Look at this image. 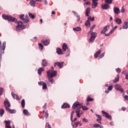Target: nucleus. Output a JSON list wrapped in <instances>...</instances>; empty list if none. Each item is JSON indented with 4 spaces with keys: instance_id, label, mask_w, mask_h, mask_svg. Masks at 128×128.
<instances>
[{
    "instance_id": "19",
    "label": "nucleus",
    "mask_w": 128,
    "mask_h": 128,
    "mask_svg": "<svg viewBox=\"0 0 128 128\" xmlns=\"http://www.w3.org/2000/svg\"><path fill=\"white\" fill-rule=\"evenodd\" d=\"M70 108V104H68V103H64L63 105H62L61 108Z\"/></svg>"
},
{
    "instance_id": "20",
    "label": "nucleus",
    "mask_w": 128,
    "mask_h": 128,
    "mask_svg": "<svg viewBox=\"0 0 128 128\" xmlns=\"http://www.w3.org/2000/svg\"><path fill=\"white\" fill-rule=\"evenodd\" d=\"M42 65L44 67H46V66H48V60H46V59H43L42 60Z\"/></svg>"
},
{
    "instance_id": "33",
    "label": "nucleus",
    "mask_w": 128,
    "mask_h": 128,
    "mask_svg": "<svg viewBox=\"0 0 128 128\" xmlns=\"http://www.w3.org/2000/svg\"><path fill=\"white\" fill-rule=\"evenodd\" d=\"M120 78V76L118 74L115 78L114 80H113V82L114 83H116L118 82Z\"/></svg>"
},
{
    "instance_id": "26",
    "label": "nucleus",
    "mask_w": 128,
    "mask_h": 128,
    "mask_svg": "<svg viewBox=\"0 0 128 128\" xmlns=\"http://www.w3.org/2000/svg\"><path fill=\"white\" fill-rule=\"evenodd\" d=\"M101 53V50H99L98 51L96 52V53L94 54V56L95 58H98V56Z\"/></svg>"
},
{
    "instance_id": "12",
    "label": "nucleus",
    "mask_w": 128,
    "mask_h": 128,
    "mask_svg": "<svg viewBox=\"0 0 128 128\" xmlns=\"http://www.w3.org/2000/svg\"><path fill=\"white\" fill-rule=\"evenodd\" d=\"M109 8H110V5L107 3L102 5V8L104 10H107Z\"/></svg>"
},
{
    "instance_id": "6",
    "label": "nucleus",
    "mask_w": 128,
    "mask_h": 128,
    "mask_svg": "<svg viewBox=\"0 0 128 128\" xmlns=\"http://www.w3.org/2000/svg\"><path fill=\"white\" fill-rule=\"evenodd\" d=\"M115 88L116 90L120 91L121 93H124V90L122 88V86L119 84H116L115 85Z\"/></svg>"
},
{
    "instance_id": "44",
    "label": "nucleus",
    "mask_w": 128,
    "mask_h": 128,
    "mask_svg": "<svg viewBox=\"0 0 128 128\" xmlns=\"http://www.w3.org/2000/svg\"><path fill=\"white\" fill-rule=\"evenodd\" d=\"M80 124V121H78V122H75L74 123V126L75 128H78V124Z\"/></svg>"
},
{
    "instance_id": "2",
    "label": "nucleus",
    "mask_w": 128,
    "mask_h": 128,
    "mask_svg": "<svg viewBox=\"0 0 128 128\" xmlns=\"http://www.w3.org/2000/svg\"><path fill=\"white\" fill-rule=\"evenodd\" d=\"M73 109L76 110V115L78 118H80V108H82V105L80 102H75L73 106H72Z\"/></svg>"
},
{
    "instance_id": "8",
    "label": "nucleus",
    "mask_w": 128,
    "mask_h": 128,
    "mask_svg": "<svg viewBox=\"0 0 128 128\" xmlns=\"http://www.w3.org/2000/svg\"><path fill=\"white\" fill-rule=\"evenodd\" d=\"M4 105L6 108H6H10L11 106V104L10 103L8 100L6 98L4 102Z\"/></svg>"
},
{
    "instance_id": "34",
    "label": "nucleus",
    "mask_w": 128,
    "mask_h": 128,
    "mask_svg": "<svg viewBox=\"0 0 128 128\" xmlns=\"http://www.w3.org/2000/svg\"><path fill=\"white\" fill-rule=\"evenodd\" d=\"M112 88H113L112 86H108V90H106V91H105V92H106V94H108L109 91L112 90Z\"/></svg>"
},
{
    "instance_id": "54",
    "label": "nucleus",
    "mask_w": 128,
    "mask_h": 128,
    "mask_svg": "<svg viewBox=\"0 0 128 128\" xmlns=\"http://www.w3.org/2000/svg\"><path fill=\"white\" fill-rule=\"evenodd\" d=\"M104 54H105V52H104V53L102 54L100 56V58H103L104 56Z\"/></svg>"
},
{
    "instance_id": "59",
    "label": "nucleus",
    "mask_w": 128,
    "mask_h": 128,
    "mask_svg": "<svg viewBox=\"0 0 128 128\" xmlns=\"http://www.w3.org/2000/svg\"><path fill=\"white\" fill-rule=\"evenodd\" d=\"M48 117V112H45V118H46Z\"/></svg>"
},
{
    "instance_id": "55",
    "label": "nucleus",
    "mask_w": 128,
    "mask_h": 128,
    "mask_svg": "<svg viewBox=\"0 0 128 128\" xmlns=\"http://www.w3.org/2000/svg\"><path fill=\"white\" fill-rule=\"evenodd\" d=\"M120 12L122 13H124V6L122 7V10H120Z\"/></svg>"
},
{
    "instance_id": "32",
    "label": "nucleus",
    "mask_w": 128,
    "mask_h": 128,
    "mask_svg": "<svg viewBox=\"0 0 128 128\" xmlns=\"http://www.w3.org/2000/svg\"><path fill=\"white\" fill-rule=\"evenodd\" d=\"M28 16L32 19H35L36 17L35 14H32V13H30V12L28 13Z\"/></svg>"
},
{
    "instance_id": "42",
    "label": "nucleus",
    "mask_w": 128,
    "mask_h": 128,
    "mask_svg": "<svg viewBox=\"0 0 128 128\" xmlns=\"http://www.w3.org/2000/svg\"><path fill=\"white\" fill-rule=\"evenodd\" d=\"M94 40H95L94 38H92V37L90 36V38L88 40V42L92 43Z\"/></svg>"
},
{
    "instance_id": "60",
    "label": "nucleus",
    "mask_w": 128,
    "mask_h": 128,
    "mask_svg": "<svg viewBox=\"0 0 128 128\" xmlns=\"http://www.w3.org/2000/svg\"><path fill=\"white\" fill-rule=\"evenodd\" d=\"M43 108L46 110V103H45L44 106H43Z\"/></svg>"
},
{
    "instance_id": "27",
    "label": "nucleus",
    "mask_w": 128,
    "mask_h": 128,
    "mask_svg": "<svg viewBox=\"0 0 128 128\" xmlns=\"http://www.w3.org/2000/svg\"><path fill=\"white\" fill-rule=\"evenodd\" d=\"M42 42L43 44L45 46H46L48 44H50V40H45L42 41Z\"/></svg>"
},
{
    "instance_id": "40",
    "label": "nucleus",
    "mask_w": 128,
    "mask_h": 128,
    "mask_svg": "<svg viewBox=\"0 0 128 128\" xmlns=\"http://www.w3.org/2000/svg\"><path fill=\"white\" fill-rule=\"evenodd\" d=\"M38 46L40 50H44V45L42 43H39Z\"/></svg>"
},
{
    "instance_id": "35",
    "label": "nucleus",
    "mask_w": 128,
    "mask_h": 128,
    "mask_svg": "<svg viewBox=\"0 0 128 128\" xmlns=\"http://www.w3.org/2000/svg\"><path fill=\"white\" fill-rule=\"evenodd\" d=\"M23 114H25L26 116H30V115L28 111V110H26V109H24V110H23Z\"/></svg>"
},
{
    "instance_id": "15",
    "label": "nucleus",
    "mask_w": 128,
    "mask_h": 128,
    "mask_svg": "<svg viewBox=\"0 0 128 128\" xmlns=\"http://www.w3.org/2000/svg\"><path fill=\"white\" fill-rule=\"evenodd\" d=\"M62 48L63 52H66V50H68V46L66 44L64 43L62 46Z\"/></svg>"
},
{
    "instance_id": "24",
    "label": "nucleus",
    "mask_w": 128,
    "mask_h": 128,
    "mask_svg": "<svg viewBox=\"0 0 128 128\" xmlns=\"http://www.w3.org/2000/svg\"><path fill=\"white\" fill-rule=\"evenodd\" d=\"M115 22L118 24H120L122 23V20L120 18H116L115 20Z\"/></svg>"
},
{
    "instance_id": "31",
    "label": "nucleus",
    "mask_w": 128,
    "mask_h": 128,
    "mask_svg": "<svg viewBox=\"0 0 128 128\" xmlns=\"http://www.w3.org/2000/svg\"><path fill=\"white\" fill-rule=\"evenodd\" d=\"M90 9L89 8H86V16H89L88 14L90 13Z\"/></svg>"
},
{
    "instance_id": "16",
    "label": "nucleus",
    "mask_w": 128,
    "mask_h": 128,
    "mask_svg": "<svg viewBox=\"0 0 128 128\" xmlns=\"http://www.w3.org/2000/svg\"><path fill=\"white\" fill-rule=\"evenodd\" d=\"M11 94L14 99H16L17 100H18L20 99V98L18 97V95L16 94L14 92H11Z\"/></svg>"
},
{
    "instance_id": "56",
    "label": "nucleus",
    "mask_w": 128,
    "mask_h": 128,
    "mask_svg": "<svg viewBox=\"0 0 128 128\" xmlns=\"http://www.w3.org/2000/svg\"><path fill=\"white\" fill-rule=\"evenodd\" d=\"M82 122H88V120L86 119V118H84L82 119Z\"/></svg>"
},
{
    "instance_id": "25",
    "label": "nucleus",
    "mask_w": 128,
    "mask_h": 128,
    "mask_svg": "<svg viewBox=\"0 0 128 128\" xmlns=\"http://www.w3.org/2000/svg\"><path fill=\"white\" fill-rule=\"evenodd\" d=\"M6 110L10 114H15L16 111L14 110L10 109V108H6Z\"/></svg>"
},
{
    "instance_id": "30",
    "label": "nucleus",
    "mask_w": 128,
    "mask_h": 128,
    "mask_svg": "<svg viewBox=\"0 0 128 128\" xmlns=\"http://www.w3.org/2000/svg\"><path fill=\"white\" fill-rule=\"evenodd\" d=\"M73 30L74 32H80V31L82 30V28H80V26H78L76 28H74Z\"/></svg>"
},
{
    "instance_id": "41",
    "label": "nucleus",
    "mask_w": 128,
    "mask_h": 128,
    "mask_svg": "<svg viewBox=\"0 0 128 128\" xmlns=\"http://www.w3.org/2000/svg\"><path fill=\"white\" fill-rule=\"evenodd\" d=\"M47 88H48V85L46 84V82H44L42 85V89L46 90Z\"/></svg>"
},
{
    "instance_id": "51",
    "label": "nucleus",
    "mask_w": 128,
    "mask_h": 128,
    "mask_svg": "<svg viewBox=\"0 0 128 128\" xmlns=\"http://www.w3.org/2000/svg\"><path fill=\"white\" fill-rule=\"evenodd\" d=\"M24 14H21V15H20V18L22 20H24Z\"/></svg>"
},
{
    "instance_id": "48",
    "label": "nucleus",
    "mask_w": 128,
    "mask_h": 128,
    "mask_svg": "<svg viewBox=\"0 0 128 128\" xmlns=\"http://www.w3.org/2000/svg\"><path fill=\"white\" fill-rule=\"evenodd\" d=\"M95 27H96V25L95 24L92 25V28H90V32H92L93 30L95 28Z\"/></svg>"
},
{
    "instance_id": "37",
    "label": "nucleus",
    "mask_w": 128,
    "mask_h": 128,
    "mask_svg": "<svg viewBox=\"0 0 128 128\" xmlns=\"http://www.w3.org/2000/svg\"><path fill=\"white\" fill-rule=\"evenodd\" d=\"M74 111H72L71 115H70V120L72 122H74V120L72 118H74Z\"/></svg>"
},
{
    "instance_id": "36",
    "label": "nucleus",
    "mask_w": 128,
    "mask_h": 128,
    "mask_svg": "<svg viewBox=\"0 0 128 128\" xmlns=\"http://www.w3.org/2000/svg\"><path fill=\"white\" fill-rule=\"evenodd\" d=\"M30 4L32 6L35 7V6H36V2L34 1V0H31L30 1Z\"/></svg>"
},
{
    "instance_id": "53",
    "label": "nucleus",
    "mask_w": 128,
    "mask_h": 128,
    "mask_svg": "<svg viewBox=\"0 0 128 128\" xmlns=\"http://www.w3.org/2000/svg\"><path fill=\"white\" fill-rule=\"evenodd\" d=\"M100 126V124H94V127L97 128H99Z\"/></svg>"
},
{
    "instance_id": "49",
    "label": "nucleus",
    "mask_w": 128,
    "mask_h": 128,
    "mask_svg": "<svg viewBox=\"0 0 128 128\" xmlns=\"http://www.w3.org/2000/svg\"><path fill=\"white\" fill-rule=\"evenodd\" d=\"M82 108L83 110H88V108H87V107H86V106H82Z\"/></svg>"
},
{
    "instance_id": "11",
    "label": "nucleus",
    "mask_w": 128,
    "mask_h": 128,
    "mask_svg": "<svg viewBox=\"0 0 128 128\" xmlns=\"http://www.w3.org/2000/svg\"><path fill=\"white\" fill-rule=\"evenodd\" d=\"M56 52L58 55H62L64 54V52H62V50L60 49V48H56Z\"/></svg>"
},
{
    "instance_id": "64",
    "label": "nucleus",
    "mask_w": 128,
    "mask_h": 128,
    "mask_svg": "<svg viewBox=\"0 0 128 128\" xmlns=\"http://www.w3.org/2000/svg\"><path fill=\"white\" fill-rule=\"evenodd\" d=\"M92 20V17H91V16H88V20Z\"/></svg>"
},
{
    "instance_id": "52",
    "label": "nucleus",
    "mask_w": 128,
    "mask_h": 128,
    "mask_svg": "<svg viewBox=\"0 0 128 128\" xmlns=\"http://www.w3.org/2000/svg\"><path fill=\"white\" fill-rule=\"evenodd\" d=\"M44 82L40 81V82H38V84L40 86H43Z\"/></svg>"
},
{
    "instance_id": "7",
    "label": "nucleus",
    "mask_w": 128,
    "mask_h": 128,
    "mask_svg": "<svg viewBox=\"0 0 128 128\" xmlns=\"http://www.w3.org/2000/svg\"><path fill=\"white\" fill-rule=\"evenodd\" d=\"M56 66L59 68H62L64 66V62H56L54 64V66L56 67Z\"/></svg>"
},
{
    "instance_id": "38",
    "label": "nucleus",
    "mask_w": 128,
    "mask_h": 128,
    "mask_svg": "<svg viewBox=\"0 0 128 128\" xmlns=\"http://www.w3.org/2000/svg\"><path fill=\"white\" fill-rule=\"evenodd\" d=\"M94 100V99L93 98H92L90 97V96H88L87 98L86 101L87 102H92Z\"/></svg>"
},
{
    "instance_id": "18",
    "label": "nucleus",
    "mask_w": 128,
    "mask_h": 128,
    "mask_svg": "<svg viewBox=\"0 0 128 128\" xmlns=\"http://www.w3.org/2000/svg\"><path fill=\"white\" fill-rule=\"evenodd\" d=\"M114 12L115 14H118L120 13V11L119 8H118L117 7H114Z\"/></svg>"
},
{
    "instance_id": "9",
    "label": "nucleus",
    "mask_w": 128,
    "mask_h": 128,
    "mask_svg": "<svg viewBox=\"0 0 128 128\" xmlns=\"http://www.w3.org/2000/svg\"><path fill=\"white\" fill-rule=\"evenodd\" d=\"M4 122L5 123L6 128H12L10 126L11 121H10V120H8V121L7 120H5L4 121Z\"/></svg>"
},
{
    "instance_id": "46",
    "label": "nucleus",
    "mask_w": 128,
    "mask_h": 128,
    "mask_svg": "<svg viewBox=\"0 0 128 128\" xmlns=\"http://www.w3.org/2000/svg\"><path fill=\"white\" fill-rule=\"evenodd\" d=\"M85 26H90V22L88 21V20H87L85 22Z\"/></svg>"
},
{
    "instance_id": "43",
    "label": "nucleus",
    "mask_w": 128,
    "mask_h": 128,
    "mask_svg": "<svg viewBox=\"0 0 128 128\" xmlns=\"http://www.w3.org/2000/svg\"><path fill=\"white\" fill-rule=\"evenodd\" d=\"M113 0H105V2L108 4H111Z\"/></svg>"
},
{
    "instance_id": "21",
    "label": "nucleus",
    "mask_w": 128,
    "mask_h": 128,
    "mask_svg": "<svg viewBox=\"0 0 128 128\" xmlns=\"http://www.w3.org/2000/svg\"><path fill=\"white\" fill-rule=\"evenodd\" d=\"M72 12L76 16L77 18V22H80V16L78 15V14L76 12Z\"/></svg>"
},
{
    "instance_id": "29",
    "label": "nucleus",
    "mask_w": 128,
    "mask_h": 128,
    "mask_svg": "<svg viewBox=\"0 0 128 128\" xmlns=\"http://www.w3.org/2000/svg\"><path fill=\"white\" fill-rule=\"evenodd\" d=\"M128 28V22H125L122 26V29H127Z\"/></svg>"
},
{
    "instance_id": "17",
    "label": "nucleus",
    "mask_w": 128,
    "mask_h": 128,
    "mask_svg": "<svg viewBox=\"0 0 128 128\" xmlns=\"http://www.w3.org/2000/svg\"><path fill=\"white\" fill-rule=\"evenodd\" d=\"M96 116L98 119H96V122L100 124H102V116L100 115H98V114H96Z\"/></svg>"
},
{
    "instance_id": "62",
    "label": "nucleus",
    "mask_w": 128,
    "mask_h": 128,
    "mask_svg": "<svg viewBox=\"0 0 128 128\" xmlns=\"http://www.w3.org/2000/svg\"><path fill=\"white\" fill-rule=\"evenodd\" d=\"M85 4H86V6H88V5H90V3L89 2H85Z\"/></svg>"
},
{
    "instance_id": "28",
    "label": "nucleus",
    "mask_w": 128,
    "mask_h": 128,
    "mask_svg": "<svg viewBox=\"0 0 128 128\" xmlns=\"http://www.w3.org/2000/svg\"><path fill=\"white\" fill-rule=\"evenodd\" d=\"M21 106L22 108H24L26 106L25 99H22L21 101Z\"/></svg>"
},
{
    "instance_id": "50",
    "label": "nucleus",
    "mask_w": 128,
    "mask_h": 128,
    "mask_svg": "<svg viewBox=\"0 0 128 128\" xmlns=\"http://www.w3.org/2000/svg\"><path fill=\"white\" fill-rule=\"evenodd\" d=\"M46 128H52V126H50L48 123H46Z\"/></svg>"
},
{
    "instance_id": "39",
    "label": "nucleus",
    "mask_w": 128,
    "mask_h": 128,
    "mask_svg": "<svg viewBox=\"0 0 128 128\" xmlns=\"http://www.w3.org/2000/svg\"><path fill=\"white\" fill-rule=\"evenodd\" d=\"M4 114V109H0V116L2 117Z\"/></svg>"
},
{
    "instance_id": "57",
    "label": "nucleus",
    "mask_w": 128,
    "mask_h": 128,
    "mask_svg": "<svg viewBox=\"0 0 128 128\" xmlns=\"http://www.w3.org/2000/svg\"><path fill=\"white\" fill-rule=\"evenodd\" d=\"M116 71L118 73H120L121 72L120 68H116Z\"/></svg>"
},
{
    "instance_id": "3",
    "label": "nucleus",
    "mask_w": 128,
    "mask_h": 128,
    "mask_svg": "<svg viewBox=\"0 0 128 128\" xmlns=\"http://www.w3.org/2000/svg\"><path fill=\"white\" fill-rule=\"evenodd\" d=\"M6 42H4L2 44L1 40H0V60L2 59V54H4V50L6 48Z\"/></svg>"
},
{
    "instance_id": "47",
    "label": "nucleus",
    "mask_w": 128,
    "mask_h": 128,
    "mask_svg": "<svg viewBox=\"0 0 128 128\" xmlns=\"http://www.w3.org/2000/svg\"><path fill=\"white\" fill-rule=\"evenodd\" d=\"M23 21L24 22V23H28L30 22V20L28 18H24Z\"/></svg>"
},
{
    "instance_id": "45",
    "label": "nucleus",
    "mask_w": 128,
    "mask_h": 128,
    "mask_svg": "<svg viewBox=\"0 0 128 128\" xmlns=\"http://www.w3.org/2000/svg\"><path fill=\"white\" fill-rule=\"evenodd\" d=\"M4 88H0V96L2 95L3 92H4Z\"/></svg>"
},
{
    "instance_id": "5",
    "label": "nucleus",
    "mask_w": 128,
    "mask_h": 128,
    "mask_svg": "<svg viewBox=\"0 0 128 128\" xmlns=\"http://www.w3.org/2000/svg\"><path fill=\"white\" fill-rule=\"evenodd\" d=\"M26 28V26L22 25V22L19 21L18 22V26H16V30L19 32Z\"/></svg>"
},
{
    "instance_id": "1",
    "label": "nucleus",
    "mask_w": 128,
    "mask_h": 128,
    "mask_svg": "<svg viewBox=\"0 0 128 128\" xmlns=\"http://www.w3.org/2000/svg\"><path fill=\"white\" fill-rule=\"evenodd\" d=\"M46 74L48 78V80L51 84H54V78H52L56 76V74H58V71L53 70L52 72V70H50L47 71Z\"/></svg>"
},
{
    "instance_id": "61",
    "label": "nucleus",
    "mask_w": 128,
    "mask_h": 128,
    "mask_svg": "<svg viewBox=\"0 0 128 128\" xmlns=\"http://www.w3.org/2000/svg\"><path fill=\"white\" fill-rule=\"evenodd\" d=\"M126 110V107H122V108L121 109V110L124 111V112Z\"/></svg>"
},
{
    "instance_id": "58",
    "label": "nucleus",
    "mask_w": 128,
    "mask_h": 128,
    "mask_svg": "<svg viewBox=\"0 0 128 128\" xmlns=\"http://www.w3.org/2000/svg\"><path fill=\"white\" fill-rule=\"evenodd\" d=\"M123 98L125 99V100H128V95L123 96Z\"/></svg>"
},
{
    "instance_id": "23",
    "label": "nucleus",
    "mask_w": 128,
    "mask_h": 128,
    "mask_svg": "<svg viewBox=\"0 0 128 128\" xmlns=\"http://www.w3.org/2000/svg\"><path fill=\"white\" fill-rule=\"evenodd\" d=\"M44 71V68H42V67L38 69V74L40 76H41L42 72Z\"/></svg>"
},
{
    "instance_id": "14",
    "label": "nucleus",
    "mask_w": 128,
    "mask_h": 128,
    "mask_svg": "<svg viewBox=\"0 0 128 128\" xmlns=\"http://www.w3.org/2000/svg\"><path fill=\"white\" fill-rule=\"evenodd\" d=\"M92 0V8H96L97 6H98V1H96L95 0Z\"/></svg>"
},
{
    "instance_id": "13",
    "label": "nucleus",
    "mask_w": 128,
    "mask_h": 128,
    "mask_svg": "<svg viewBox=\"0 0 128 128\" xmlns=\"http://www.w3.org/2000/svg\"><path fill=\"white\" fill-rule=\"evenodd\" d=\"M110 26H106L104 27L103 30L101 31V34H104L105 32L108 31V30H109Z\"/></svg>"
},
{
    "instance_id": "10",
    "label": "nucleus",
    "mask_w": 128,
    "mask_h": 128,
    "mask_svg": "<svg viewBox=\"0 0 128 128\" xmlns=\"http://www.w3.org/2000/svg\"><path fill=\"white\" fill-rule=\"evenodd\" d=\"M102 114L104 116L105 118H108L109 120H112V116L110 115H109L108 113H106V112H104V111H102Z\"/></svg>"
},
{
    "instance_id": "4",
    "label": "nucleus",
    "mask_w": 128,
    "mask_h": 128,
    "mask_svg": "<svg viewBox=\"0 0 128 128\" xmlns=\"http://www.w3.org/2000/svg\"><path fill=\"white\" fill-rule=\"evenodd\" d=\"M2 18L4 20H7L10 22H15L16 20V18L12 17L11 16H8V15H6V14H2Z\"/></svg>"
},
{
    "instance_id": "22",
    "label": "nucleus",
    "mask_w": 128,
    "mask_h": 128,
    "mask_svg": "<svg viewBox=\"0 0 128 128\" xmlns=\"http://www.w3.org/2000/svg\"><path fill=\"white\" fill-rule=\"evenodd\" d=\"M91 32L90 34V37L94 38H96V36H97V34L96 32H89V33Z\"/></svg>"
},
{
    "instance_id": "63",
    "label": "nucleus",
    "mask_w": 128,
    "mask_h": 128,
    "mask_svg": "<svg viewBox=\"0 0 128 128\" xmlns=\"http://www.w3.org/2000/svg\"><path fill=\"white\" fill-rule=\"evenodd\" d=\"M110 32L108 34H105V36H110Z\"/></svg>"
}]
</instances>
